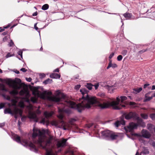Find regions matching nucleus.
<instances>
[{"instance_id":"69168bd1","label":"nucleus","mask_w":155,"mask_h":155,"mask_svg":"<svg viewBox=\"0 0 155 155\" xmlns=\"http://www.w3.org/2000/svg\"><path fill=\"white\" fill-rule=\"evenodd\" d=\"M15 72L17 74H19L20 73L19 71L17 70L15 71Z\"/></svg>"},{"instance_id":"e2e57ef3","label":"nucleus","mask_w":155,"mask_h":155,"mask_svg":"<svg viewBox=\"0 0 155 155\" xmlns=\"http://www.w3.org/2000/svg\"><path fill=\"white\" fill-rule=\"evenodd\" d=\"M7 37H4V38H3V40L5 42L7 40Z\"/></svg>"},{"instance_id":"dca6fc26","label":"nucleus","mask_w":155,"mask_h":155,"mask_svg":"<svg viewBox=\"0 0 155 155\" xmlns=\"http://www.w3.org/2000/svg\"><path fill=\"white\" fill-rule=\"evenodd\" d=\"M114 126L117 127H118L120 125L122 124L124 125L125 124V122L123 120H117L114 123Z\"/></svg>"},{"instance_id":"a211bd4d","label":"nucleus","mask_w":155,"mask_h":155,"mask_svg":"<svg viewBox=\"0 0 155 155\" xmlns=\"http://www.w3.org/2000/svg\"><path fill=\"white\" fill-rule=\"evenodd\" d=\"M50 100L55 102H58L60 101L61 99L59 97H51L49 98Z\"/></svg>"},{"instance_id":"473e14b6","label":"nucleus","mask_w":155,"mask_h":155,"mask_svg":"<svg viewBox=\"0 0 155 155\" xmlns=\"http://www.w3.org/2000/svg\"><path fill=\"white\" fill-rule=\"evenodd\" d=\"M0 87H1V90L5 91H7V90L5 88L4 85L0 84Z\"/></svg>"},{"instance_id":"412c9836","label":"nucleus","mask_w":155,"mask_h":155,"mask_svg":"<svg viewBox=\"0 0 155 155\" xmlns=\"http://www.w3.org/2000/svg\"><path fill=\"white\" fill-rule=\"evenodd\" d=\"M123 15L126 18V19H130L132 17V15L131 13H126L123 14Z\"/></svg>"},{"instance_id":"de8ad7c7","label":"nucleus","mask_w":155,"mask_h":155,"mask_svg":"<svg viewBox=\"0 0 155 155\" xmlns=\"http://www.w3.org/2000/svg\"><path fill=\"white\" fill-rule=\"evenodd\" d=\"M5 107V104L4 103H1L0 104V109L4 107Z\"/></svg>"},{"instance_id":"052dcab7","label":"nucleus","mask_w":155,"mask_h":155,"mask_svg":"<svg viewBox=\"0 0 155 155\" xmlns=\"http://www.w3.org/2000/svg\"><path fill=\"white\" fill-rule=\"evenodd\" d=\"M149 85V84H145L144 85L143 88H146Z\"/></svg>"},{"instance_id":"c9c22d12","label":"nucleus","mask_w":155,"mask_h":155,"mask_svg":"<svg viewBox=\"0 0 155 155\" xmlns=\"http://www.w3.org/2000/svg\"><path fill=\"white\" fill-rule=\"evenodd\" d=\"M22 51L21 50L19 51L18 52V54L20 56L21 58L22 59Z\"/></svg>"},{"instance_id":"ddd939ff","label":"nucleus","mask_w":155,"mask_h":155,"mask_svg":"<svg viewBox=\"0 0 155 155\" xmlns=\"http://www.w3.org/2000/svg\"><path fill=\"white\" fill-rule=\"evenodd\" d=\"M142 136L145 138H149L150 137V134L146 130L143 129L141 131Z\"/></svg>"},{"instance_id":"3c124183","label":"nucleus","mask_w":155,"mask_h":155,"mask_svg":"<svg viewBox=\"0 0 155 155\" xmlns=\"http://www.w3.org/2000/svg\"><path fill=\"white\" fill-rule=\"evenodd\" d=\"M114 52L112 53L109 56V58L110 59L111 58L114 56Z\"/></svg>"},{"instance_id":"a878e982","label":"nucleus","mask_w":155,"mask_h":155,"mask_svg":"<svg viewBox=\"0 0 155 155\" xmlns=\"http://www.w3.org/2000/svg\"><path fill=\"white\" fill-rule=\"evenodd\" d=\"M46 94H47L46 92L41 93L39 94V96L41 98L43 99H45L46 98Z\"/></svg>"},{"instance_id":"bb28decb","label":"nucleus","mask_w":155,"mask_h":155,"mask_svg":"<svg viewBox=\"0 0 155 155\" xmlns=\"http://www.w3.org/2000/svg\"><path fill=\"white\" fill-rule=\"evenodd\" d=\"M52 82V80L49 78H48L43 82V83L46 84H48L51 83Z\"/></svg>"},{"instance_id":"72a5a7b5","label":"nucleus","mask_w":155,"mask_h":155,"mask_svg":"<svg viewBox=\"0 0 155 155\" xmlns=\"http://www.w3.org/2000/svg\"><path fill=\"white\" fill-rule=\"evenodd\" d=\"M150 117L153 120H155V114L153 113L150 115Z\"/></svg>"},{"instance_id":"13d9d810","label":"nucleus","mask_w":155,"mask_h":155,"mask_svg":"<svg viewBox=\"0 0 155 155\" xmlns=\"http://www.w3.org/2000/svg\"><path fill=\"white\" fill-rule=\"evenodd\" d=\"M24 93V92L22 90H21V91H20L19 92V94L21 95H22Z\"/></svg>"},{"instance_id":"bf43d9fd","label":"nucleus","mask_w":155,"mask_h":155,"mask_svg":"<svg viewBox=\"0 0 155 155\" xmlns=\"http://www.w3.org/2000/svg\"><path fill=\"white\" fill-rule=\"evenodd\" d=\"M5 125V124L4 123H0V127H2Z\"/></svg>"},{"instance_id":"8fccbe9b","label":"nucleus","mask_w":155,"mask_h":155,"mask_svg":"<svg viewBox=\"0 0 155 155\" xmlns=\"http://www.w3.org/2000/svg\"><path fill=\"white\" fill-rule=\"evenodd\" d=\"M26 80L29 82H30L31 81L32 79L31 78H26Z\"/></svg>"},{"instance_id":"338daca9","label":"nucleus","mask_w":155,"mask_h":155,"mask_svg":"<svg viewBox=\"0 0 155 155\" xmlns=\"http://www.w3.org/2000/svg\"><path fill=\"white\" fill-rule=\"evenodd\" d=\"M7 34V32H3L2 33V35H6Z\"/></svg>"},{"instance_id":"e433bc0d","label":"nucleus","mask_w":155,"mask_h":155,"mask_svg":"<svg viewBox=\"0 0 155 155\" xmlns=\"http://www.w3.org/2000/svg\"><path fill=\"white\" fill-rule=\"evenodd\" d=\"M14 55V54H11L10 53H8L7 55L5 56V58H8L9 57L13 56Z\"/></svg>"},{"instance_id":"6e6552de","label":"nucleus","mask_w":155,"mask_h":155,"mask_svg":"<svg viewBox=\"0 0 155 155\" xmlns=\"http://www.w3.org/2000/svg\"><path fill=\"white\" fill-rule=\"evenodd\" d=\"M124 115L125 116V118L127 120H129L133 118L137 120L138 122H140L142 123H143L142 121V119L138 117L137 114L135 112H130L128 113H125Z\"/></svg>"},{"instance_id":"09e8293b","label":"nucleus","mask_w":155,"mask_h":155,"mask_svg":"<svg viewBox=\"0 0 155 155\" xmlns=\"http://www.w3.org/2000/svg\"><path fill=\"white\" fill-rule=\"evenodd\" d=\"M20 70L23 72H25L27 71V70L25 68H22L20 69Z\"/></svg>"},{"instance_id":"c85d7f7f","label":"nucleus","mask_w":155,"mask_h":155,"mask_svg":"<svg viewBox=\"0 0 155 155\" xmlns=\"http://www.w3.org/2000/svg\"><path fill=\"white\" fill-rule=\"evenodd\" d=\"M93 86V85L91 83H87L86 85L87 88L89 90H91L92 89V87Z\"/></svg>"},{"instance_id":"a18cd8bd","label":"nucleus","mask_w":155,"mask_h":155,"mask_svg":"<svg viewBox=\"0 0 155 155\" xmlns=\"http://www.w3.org/2000/svg\"><path fill=\"white\" fill-rule=\"evenodd\" d=\"M99 84L96 83V84H95L94 85H93V86H94L95 89L96 90L98 88V87L99 86Z\"/></svg>"},{"instance_id":"c756f323","label":"nucleus","mask_w":155,"mask_h":155,"mask_svg":"<svg viewBox=\"0 0 155 155\" xmlns=\"http://www.w3.org/2000/svg\"><path fill=\"white\" fill-rule=\"evenodd\" d=\"M140 116L144 119H147L148 117V115L145 114H141Z\"/></svg>"},{"instance_id":"5fc2aeb1","label":"nucleus","mask_w":155,"mask_h":155,"mask_svg":"<svg viewBox=\"0 0 155 155\" xmlns=\"http://www.w3.org/2000/svg\"><path fill=\"white\" fill-rule=\"evenodd\" d=\"M54 72H59V70L58 68H57L54 70L53 71Z\"/></svg>"},{"instance_id":"aec40b11","label":"nucleus","mask_w":155,"mask_h":155,"mask_svg":"<svg viewBox=\"0 0 155 155\" xmlns=\"http://www.w3.org/2000/svg\"><path fill=\"white\" fill-rule=\"evenodd\" d=\"M147 129L150 131L154 130L155 127L154 125L152 124H148L147 125Z\"/></svg>"},{"instance_id":"f8f14e48","label":"nucleus","mask_w":155,"mask_h":155,"mask_svg":"<svg viewBox=\"0 0 155 155\" xmlns=\"http://www.w3.org/2000/svg\"><path fill=\"white\" fill-rule=\"evenodd\" d=\"M67 139H63L62 140L58 141L56 145L58 148L63 147L66 145V143Z\"/></svg>"},{"instance_id":"49530a36","label":"nucleus","mask_w":155,"mask_h":155,"mask_svg":"<svg viewBox=\"0 0 155 155\" xmlns=\"http://www.w3.org/2000/svg\"><path fill=\"white\" fill-rule=\"evenodd\" d=\"M99 85L101 86H102L106 87V83L105 82H101L99 84Z\"/></svg>"},{"instance_id":"6e6d98bb","label":"nucleus","mask_w":155,"mask_h":155,"mask_svg":"<svg viewBox=\"0 0 155 155\" xmlns=\"http://www.w3.org/2000/svg\"><path fill=\"white\" fill-rule=\"evenodd\" d=\"M37 14H38L37 12H36L33 14L32 15L33 16H36L37 15Z\"/></svg>"},{"instance_id":"9d476101","label":"nucleus","mask_w":155,"mask_h":155,"mask_svg":"<svg viewBox=\"0 0 155 155\" xmlns=\"http://www.w3.org/2000/svg\"><path fill=\"white\" fill-rule=\"evenodd\" d=\"M138 126L137 124L133 122H131L129 124V126L127 129L125 127V129L127 132H131L134 129H136Z\"/></svg>"},{"instance_id":"0eeeda50","label":"nucleus","mask_w":155,"mask_h":155,"mask_svg":"<svg viewBox=\"0 0 155 155\" xmlns=\"http://www.w3.org/2000/svg\"><path fill=\"white\" fill-rule=\"evenodd\" d=\"M53 114L54 112L52 111H45L44 112V115L45 116V117L42 118L39 123L47 126L49 124V121L48 119L49 117H51Z\"/></svg>"},{"instance_id":"58836bf2","label":"nucleus","mask_w":155,"mask_h":155,"mask_svg":"<svg viewBox=\"0 0 155 155\" xmlns=\"http://www.w3.org/2000/svg\"><path fill=\"white\" fill-rule=\"evenodd\" d=\"M123 57L121 55H118L117 58V60L118 61H121Z\"/></svg>"},{"instance_id":"f3484780","label":"nucleus","mask_w":155,"mask_h":155,"mask_svg":"<svg viewBox=\"0 0 155 155\" xmlns=\"http://www.w3.org/2000/svg\"><path fill=\"white\" fill-rule=\"evenodd\" d=\"M50 77L51 78L57 79L60 78L61 75L53 73L50 74Z\"/></svg>"},{"instance_id":"4be33fe9","label":"nucleus","mask_w":155,"mask_h":155,"mask_svg":"<svg viewBox=\"0 0 155 155\" xmlns=\"http://www.w3.org/2000/svg\"><path fill=\"white\" fill-rule=\"evenodd\" d=\"M149 153V151L147 148L143 147L142 151L140 153V155L142 154H147Z\"/></svg>"},{"instance_id":"cd10ccee","label":"nucleus","mask_w":155,"mask_h":155,"mask_svg":"<svg viewBox=\"0 0 155 155\" xmlns=\"http://www.w3.org/2000/svg\"><path fill=\"white\" fill-rule=\"evenodd\" d=\"M49 7V5L48 4H45L42 6L41 9L43 10H45L48 9Z\"/></svg>"},{"instance_id":"393cba45","label":"nucleus","mask_w":155,"mask_h":155,"mask_svg":"<svg viewBox=\"0 0 155 155\" xmlns=\"http://www.w3.org/2000/svg\"><path fill=\"white\" fill-rule=\"evenodd\" d=\"M142 90V88L141 87L139 88H136L134 89L133 92L135 94H137L140 92Z\"/></svg>"},{"instance_id":"20e7f679","label":"nucleus","mask_w":155,"mask_h":155,"mask_svg":"<svg viewBox=\"0 0 155 155\" xmlns=\"http://www.w3.org/2000/svg\"><path fill=\"white\" fill-rule=\"evenodd\" d=\"M12 138L17 143H20L25 146L29 147L31 150L36 153H38V149L36 148L35 146L32 142H29L26 139H21L20 137L17 134L13 135Z\"/></svg>"},{"instance_id":"f704fd0d","label":"nucleus","mask_w":155,"mask_h":155,"mask_svg":"<svg viewBox=\"0 0 155 155\" xmlns=\"http://www.w3.org/2000/svg\"><path fill=\"white\" fill-rule=\"evenodd\" d=\"M127 51L126 50H123L121 54L124 56H125L126 55L127 53Z\"/></svg>"},{"instance_id":"c03bdc74","label":"nucleus","mask_w":155,"mask_h":155,"mask_svg":"<svg viewBox=\"0 0 155 155\" xmlns=\"http://www.w3.org/2000/svg\"><path fill=\"white\" fill-rule=\"evenodd\" d=\"M9 45L10 47L14 45V43L12 40H11L9 43Z\"/></svg>"},{"instance_id":"7c9ffc66","label":"nucleus","mask_w":155,"mask_h":155,"mask_svg":"<svg viewBox=\"0 0 155 155\" xmlns=\"http://www.w3.org/2000/svg\"><path fill=\"white\" fill-rule=\"evenodd\" d=\"M19 105L20 107L21 108L24 107L25 106L24 102L21 101L19 102Z\"/></svg>"},{"instance_id":"37998d69","label":"nucleus","mask_w":155,"mask_h":155,"mask_svg":"<svg viewBox=\"0 0 155 155\" xmlns=\"http://www.w3.org/2000/svg\"><path fill=\"white\" fill-rule=\"evenodd\" d=\"M81 86L80 85H77L75 86L74 88L76 90H78L80 87Z\"/></svg>"},{"instance_id":"5701e85b","label":"nucleus","mask_w":155,"mask_h":155,"mask_svg":"<svg viewBox=\"0 0 155 155\" xmlns=\"http://www.w3.org/2000/svg\"><path fill=\"white\" fill-rule=\"evenodd\" d=\"M59 112L60 113H62L64 111L68 114H70L71 111L68 109H58Z\"/></svg>"},{"instance_id":"4468645a","label":"nucleus","mask_w":155,"mask_h":155,"mask_svg":"<svg viewBox=\"0 0 155 155\" xmlns=\"http://www.w3.org/2000/svg\"><path fill=\"white\" fill-rule=\"evenodd\" d=\"M105 88L108 90L109 93H111L113 92L116 89V86L115 85L111 86L107 85H106Z\"/></svg>"},{"instance_id":"0e129e2a","label":"nucleus","mask_w":155,"mask_h":155,"mask_svg":"<svg viewBox=\"0 0 155 155\" xmlns=\"http://www.w3.org/2000/svg\"><path fill=\"white\" fill-rule=\"evenodd\" d=\"M152 90H155V85H153L152 86V88H151Z\"/></svg>"},{"instance_id":"9b49d317","label":"nucleus","mask_w":155,"mask_h":155,"mask_svg":"<svg viewBox=\"0 0 155 155\" xmlns=\"http://www.w3.org/2000/svg\"><path fill=\"white\" fill-rule=\"evenodd\" d=\"M28 117L29 118L32 119L35 122H38V118L37 116L35 113L31 112H29Z\"/></svg>"},{"instance_id":"ea45409f","label":"nucleus","mask_w":155,"mask_h":155,"mask_svg":"<svg viewBox=\"0 0 155 155\" xmlns=\"http://www.w3.org/2000/svg\"><path fill=\"white\" fill-rule=\"evenodd\" d=\"M31 101L33 103H35L37 101L36 99L34 97H31Z\"/></svg>"},{"instance_id":"1a4fd4ad","label":"nucleus","mask_w":155,"mask_h":155,"mask_svg":"<svg viewBox=\"0 0 155 155\" xmlns=\"http://www.w3.org/2000/svg\"><path fill=\"white\" fill-rule=\"evenodd\" d=\"M86 127L92 130L95 134H98L99 129L97 125L93 123L88 124H86Z\"/></svg>"},{"instance_id":"39448f33","label":"nucleus","mask_w":155,"mask_h":155,"mask_svg":"<svg viewBox=\"0 0 155 155\" xmlns=\"http://www.w3.org/2000/svg\"><path fill=\"white\" fill-rule=\"evenodd\" d=\"M21 82V80L18 78L17 79V81L15 80H8V85L10 87L14 89V90L9 91V93L10 94L13 95L18 94V92L16 90L20 89L21 87V85L20 84L18 85L17 84H20Z\"/></svg>"},{"instance_id":"79ce46f5","label":"nucleus","mask_w":155,"mask_h":155,"mask_svg":"<svg viewBox=\"0 0 155 155\" xmlns=\"http://www.w3.org/2000/svg\"><path fill=\"white\" fill-rule=\"evenodd\" d=\"M40 78H43L45 77V75L44 73H41L39 74Z\"/></svg>"},{"instance_id":"680f3d73","label":"nucleus","mask_w":155,"mask_h":155,"mask_svg":"<svg viewBox=\"0 0 155 155\" xmlns=\"http://www.w3.org/2000/svg\"><path fill=\"white\" fill-rule=\"evenodd\" d=\"M151 145L153 147H155V142L153 141Z\"/></svg>"},{"instance_id":"774afa93","label":"nucleus","mask_w":155,"mask_h":155,"mask_svg":"<svg viewBox=\"0 0 155 155\" xmlns=\"http://www.w3.org/2000/svg\"><path fill=\"white\" fill-rule=\"evenodd\" d=\"M4 30V29H2L0 27V32H2Z\"/></svg>"},{"instance_id":"7ed1b4c3","label":"nucleus","mask_w":155,"mask_h":155,"mask_svg":"<svg viewBox=\"0 0 155 155\" xmlns=\"http://www.w3.org/2000/svg\"><path fill=\"white\" fill-rule=\"evenodd\" d=\"M127 99V97L125 96H121L120 97L118 96L117 97L116 101L100 104L99 106L101 109L108 108L112 107L114 109L120 110L123 108L126 107V104H127V103L125 101Z\"/></svg>"},{"instance_id":"423d86ee","label":"nucleus","mask_w":155,"mask_h":155,"mask_svg":"<svg viewBox=\"0 0 155 155\" xmlns=\"http://www.w3.org/2000/svg\"><path fill=\"white\" fill-rule=\"evenodd\" d=\"M101 137L105 140H113L117 139L119 136L117 134L109 130H106L101 132Z\"/></svg>"},{"instance_id":"f03ea898","label":"nucleus","mask_w":155,"mask_h":155,"mask_svg":"<svg viewBox=\"0 0 155 155\" xmlns=\"http://www.w3.org/2000/svg\"><path fill=\"white\" fill-rule=\"evenodd\" d=\"M80 91L82 95L83 101H81V103L76 104L71 101H66L67 105L71 108L77 110L79 112H81L82 110L85 108H89L93 104L98 103V101L96 97L88 95V91L86 89H81Z\"/></svg>"},{"instance_id":"603ef678","label":"nucleus","mask_w":155,"mask_h":155,"mask_svg":"<svg viewBox=\"0 0 155 155\" xmlns=\"http://www.w3.org/2000/svg\"><path fill=\"white\" fill-rule=\"evenodd\" d=\"M26 118V117H23L21 118V120L22 121H24L25 120Z\"/></svg>"},{"instance_id":"864d4df0","label":"nucleus","mask_w":155,"mask_h":155,"mask_svg":"<svg viewBox=\"0 0 155 155\" xmlns=\"http://www.w3.org/2000/svg\"><path fill=\"white\" fill-rule=\"evenodd\" d=\"M58 117L60 119H62L63 117V115L61 114H60L58 116Z\"/></svg>"},{"instance_id":"2eb2a0df","label":"nucleus","mask_w":155,"mask_h":155,"mask_svg":"<svg viewBox=\"0 0 155 155\" xmlns=\"http://www.w3.org/2000/svg\"><path fill=\"white\" fill-rule=\"evenodd\" d=\"M13 113H14V115H15V117L16 118L17 117V114H19L20 116L22 115V111L18 109H15Z\"/></svg>"},{"instance_id":"4c0bfd02","label":"nucleus","mask_w":155,"mask_h":155,"mask_svg":"<svg viewBox=\"0 0 155 155\" xmlns=\"http://www.w3.org/2000/svg\"><path fill=\"white\" fill-rule=\"evenodd\" d=\"M145 97L146 98V99H145V101H149L151 99L153 98V97L152 96H151L150 97H147V95L146 94L145 95Z\"/></svg>"},{"instance_id":"4d7b16f0","label":"nucleus","mask_w":155,"mask_h":155,"mask_svg":"<svg viewBox=\"0 0 155 155\" xmlns=\"http://www.w3.org/2000/svg\"><path fill=\"white\" fill-rule=\"evenodd\" d=\"M129 104L130 105H134L135 104V103L133 102H130Z\"/></svg>"},{"instance_id":"b1692460","label":"nucleus","mask_w":155,"mask_h":155,"mask_svg":"<svg viewBox=\"0 0 155 155\" xmlns=\"http://www.w3.org/2000/svg\"><path fill=\"white\" fill-rule=\"evenodd\" d=\"M117 67V65L116 64H112L111 63V62H110L108 64V66L107 67V69H109L110 67H112L113 68H114Z\"/></svg>"},{"instance_id":"f257e3e1","label":"nucleus","mask_w":155,"mask_h":155,"mask_svg":"<svg viewBox=\"0 0 155 155\" xmlns=\"http://www.w3.org/2000/svg\"><path fill=\"white\" fill-rule=\"evenodd\" d=\"M33 131V143L38 145L40 148L45 150L46 151V155H55L52 150H48L52 145L53 137L50 136L48 139L46 138L45 135L48 133V130L42 129L41 130L34 127Z\"/></svg>"},{"instance_id":"6ab92c4d","label":"nucleus","mask_w":155,"mask_h":155,"mask_svg":"<svg viewBox=\"0 0 155 155\" xmlns=\"http://www.w3.org/2000/svg\"><path fill=\"white\" fill-rule=\"evenodd\" d=\"M4 113L5 114H10L13 116L14 113H13L10 109L9 108H7L4 110Z\"/></svg>"},{"instance_id":"2f4dec72","label":"nucleus","mask_w":155,"mask_h":155,"mask_svg":"<svg viewBox=\"0 0 155 155\" xmlns=\"http://www.w3.org/2000/svg\"><path fill=\"white\" fill-rule=\"evenodd\" d=\"M37 23H36L34 24V28L35 29L37 30L39 33V35L40 36V31H39L38 30V28L37 27Z\"/></svg>"},{"instance_id":"a19ab883","label":"nucleus","mask_w":155,"mask_h":155,"mask_svg":"<svg viewBox=\"0 0 155 155\" xmlns=\"http://www.w3.org/2000/svg\"><path fill=\"white\" fill-rule=\"evenodd\" d=\"M3 97H4L6 99L8 100H10V99H11V98H10V97L9 96H8V95H3Z\"/></svg>"}]
</instances>
